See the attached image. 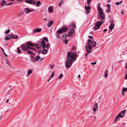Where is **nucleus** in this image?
Wrapping results in <instances>:
<instances>
[{"mask_svg":"<svg viewBox=\"0 0 127 127\" xmlns=\"http://www.w3.org/2000/svg\"><path fill=\"white\" fill-rule=\"evenodd\" d=\"M76 54L75 53L69 52L67 54L68 57L67 59L70 61H74L76 59Z\"/></svg>","mask_w":127,"mask_h":127,"instance_id":"f257e3e1","label":"nucleus"},{"mask_svg":"<svg viewBox=\"0 0 127 127\" xmlns=\"http://www.w3.org/2000/svg\"><path fill=\"white\" fill-rule=\"evenodd\" d=\"M104 22V21L102 20L96 22L95 24V26L93 27V30L96 31L98 29Z\"/></svg>","mask_w":127,"mask_h":127,"instance_id":"f03ea898","label":"nucleus"},{"mask_svg":"<svg viewBox=\"0 0 127 127\" xmlns=\"http://www.w3.org/2000/svg\"><path fill=\"white\" fill-rule=\"evenodd\" d=\"M98 13V14L100 18L101 19H105V14L103 12V10L101 11L99 10V11Z\"/></svg>","mask_w":127,"mask_h":127,"instance_id":"7ed1b4c3","label":"nucleus"},{"mask_svg":"<svg viewBox=\"0 0 127 127\" xmlns=\"http://www.w3.org/2000/svg\"><path fill=\"white\" fill-rule=\"evenodd\" d=\"M68 30V28L66 27H64L61 29L57 31V33L58 34H60L62 32H65Z\"/></svg>","mask_w":127,"mask_h":127,"instance_id":"20e7f679","label":"nucleus"},{"mask_svg":"<svg viewBox=\"0 0 127 127\" xmlns=\"http://www.w3.org/2000/svg\"><path fill=\"white\" fill-rule=\"evenodd\" d=\"M72 61H70L67 59L65 62V67L67 68H68L70 67L71 65V63Z\"/></svg>","mask_w":127,"mask_h":127,"instance_id":"39448f33","label":"nucleus"},{"mask_svg":"<svg viewBox=\"0 0 127 127\" xmlns=\"http://www.w3.org/2000/svg\"><path fill=\"white\" fill-rule=\"evenodd\" d=\"M92 46L90 45H87L86 46V49L88 54L90 53L92 51Z\"/></svg>","mask_w":127,"mask_h":127,"instance_id":"423d86ee","label":"nucleus"},{"mask_svg":"<svg viewBox=\"0 0 127 127\" xmlns=\"http://www.w3.org/2000/svg\"><path fill=\"white\" fill-rule=\"evenodd\" d=\"M85 7L86 10V14H88L90 12L91 7L90 6H87L85 5Z\"/></svg>","mask_w":127,"mask_h":127,"instance_id":"0eeeda50","label":"nucleus"},{"mask_svg":"<svg viewBox=\"0 0 127 127\" xmlns=\"http://www.w3.org/2000/svg\"><path fill=\"white\" fill-rule=\"evenodd\" d=\"M24 11L26 13H28L30 12H32L34 11L33 9H30L29 8H25L24 10Z\"/></svg>","mask_w":127,"mask_h":127,"instance_id":"6e6552de","label":"nucleus"},{"mask_svg":"<svg viewBox=\"0 0 127 127\" xmlns=\"http://www.w3.org/2000/svg\"><path fill=\"white\" fill-rule=\"evenodd\" d=\"M22 50L24 51H27L28 50V47L26 45H25L24 44H22L21 45Z\"/></svg>","mask_w":127,"mask_h":127,"instance_id":"1a4fd4ad","label":"nucleus"},{"mask_svg":"<svg viewBox=\"0 0 127 127\" xmlns=\"http://www.w3.org/2000/svg\"><path fill=\"white\" fill-rule=\"evenodd\" d=\"M9 37L10 38H13L16 39H17L18 38V36L16 35H14L12 34L9 36Z\"/></svg>","mask_w":127,"mask_h":127,"instance_id":"9d476101","label":"nucleus"},{"mask_svg":"<svg viewBox=\"0 0 127 127\" xmlns=\"http://www.w3.org/2000/svg\"><path fill=\"white\" fill-rule=\"evenodd\" d=\"M41 44L43 49H44L46 48L45 42L44 40H43L41 42Z\"/></svg>","mask_w":127,"mask_h":127,"instance_id":"9b49d317","label":"nucleus"},{"mask_svg":"<svg viewBox=\"0 0 127 127\" xmlns=\"http://www.w3.org/2000/svg\"><path fill=\"white\" fill-rule=\"evenodd\" d=\"M115 26V25L113 23H111L109 26V28L110 30H112Z\"/></svg>","mask_w":127,"mask_h":127,"instance_id":"f8f14e48","label":"nucleus"},{"mask_svg":"<svg viewBox=\"0 0 127 127\" xmlns=\"http://www.w3.org/2000/svg\"><path fill=\"white\" fill-rule=\"evenodd\" d=\"M26 45L27 46H31L33 47H34L36 46L35 44H33L30 42H28L26 44Z\"/></svg>","mask_w":127,"mask_h":127,"instance_id":"ddd939ff","label":"nucleus"},{"mask_svg":"<svg viewBox=\"0 0 127 127\" xmlns=\"http://www.w3.org/2000/svg\"><path fill=\"white\" fill-rule=\"evenodd\" d=\"M41 30H42L41 28H36L35 29L33 30V31H34L36 32H41Z\"/></svg>","mask_w":127,"mask_h":127,"instance_id":"4468645a","label":"nucleus"},{"mask_svg":"<svg viewBox=\"0 0 127 127\" xmlns=\"http://www.w3.org/2000/svg\"><path fill=\"white\" fill-rule=\"evenodd\" d=\"M43 49L42 50V53L43 54H46L48 52V49Z\"/></svg>","mask_w":127,"mask_h":127,"instance_id":"2eb2a0df","label":"nucleus"},{"mask_svg":"<svg viewBox=\"0 0 127 127\" xmlns=\"http://www.w3.org/2000/svg\"><path fill=\"white\" fill-rule=\"evenodd\" d=\"M53 23V21H50L48 24L47 26L48 27H50L52 26Z\"/></svg>","mask_w":127,"mask_h":127,"instance_id":"dca6fc26","label":"nucleus"},{"mask_svg":"<svg viewBox=\"0 0 127 127\" xmlns=\"http://www.w3.org/2000/svg\"><path fill=\"white\" fill-rule=\"evenodd\" d=\"M6 1L4 0H3L1 1V6H4L5 5Z\"/></svg>","mask_w":127,"mask_h":127,"instance_id":"f3484780","label":"nucleus"},{"mask_svg":"<svg viewBox=\"0 0 127 127\" xmlns=\"http://www.w3.org/2000/svg\"><path fill=\"white\" fill-rule=\"evenodd\" d=\"M100 3H98L97 6V9L99 11V10L101 11V10H103L102 8L100 7Z\"/></svg>","mask_w":127,"mask_h":127,"instance_id":"a211bd4d","label":"nucleus"},{"mask_svg":"<svg viewBox=\"0 0 127 127\" xmlns=\"http://www.w3.org/2000/svg\"><path fill=\"white\" fill-rule=\"evenodd\" d=\"M25 2L30 4H32L33 1L32 0H26L25 1Z\"/></svg>","mask_w":127,"mask_h":127,"instance_id":"6ab92c4d","label":"nucleus"},{"mask_svg":"<svg viewBox=\"0 0 127 127\" xmlns=\"http://www.w3.org/2000/svg\"><path fill=\"white\" fill-rule=\"evenodd\" d=\"M63 41L64 43L66 44L68 42V40L65 38H63Z\"/></svg>","mask_w":127,"mask_h":127,"instance_id":"aec40b11","label":"nucleus"},{"mask_svg":"<svg viewBox=\"0 0 127 127\" xmlns=\"http://www.w3.org/2000/svg\"><path fill=\"white\" fill-rule=\"evenodd\" d=\"M48 11L49 12L52 13L53 12L52 7H49L48 8Z\"/></svg>","mask_w":127,"mask_h":127,"instance_id":"412c9836","label":"nucleus"},{"mask_svg":"<svg viewBox=\"0 0 127 127\" xmlns=\"http://www.w3.org/2000/svg\"><path fill=\"white\" fill-rule=\"evenodd\" d=\"M88 43L89 45H91L92 44V41L90 39H89L88 40Z\"/></svg>","mask_w":127,"mask_h":127,"instance_id":"4be33fe9","label":"nucleus"},{"mask_svg":"<svg viewBox=\"0 0 127 127\" xmlns=\"http://www.w3.org/2000/svg\"><path fill=\"white\" fill-rule=\"evenodd\" d=\"M108 71L107 70H106L104 73L105 77L107 78L108 76Z\"/></svg>","mask_w":127,"mask_h":127,"instance_id":"5701e85b","label":"nucleus"},{"mask_svg":"<svg viewBox=\"0 0 127 127\" xmlns=\"http://www.w3.org/2000/svg\"><path fill=\"white\" fill-rule=\"evenodd\" d=\"M74 29L73 28H72L71 29L69 32H71V33L73 34L74 31Z\"/></svg>","mask_w":127,"mask_h":127,"instance_id":"b1692460","label":"nucleus"},{"mask_svg":"<svg viewBox=\"0 0 127 127\" xmlns=\"http://www.w3.org/2000/svg\"><path fill=\"white\" fill-rule=\"evenodd\" d=\"M17 52L19 54L21 53V50L20 48L19 47H17Z\"/></svg>","mask_w":127,"mask_h":127,"instance_id":"393cba45","label":"nucleus"},{"mask_svg":"<svg viewBox=\"0 0 127 127\" xmlns=\"http://www.w3.org/2000/svg\"><path fill=\"white\" fill-rule=\"evenodd\" d=\"M40 59V57L39 55H38L35 58V60L36 61H38Z\"/></svg>","mask_w":127,"mask_h":127,"instance_id":"a878e982","label":"nucleus"},{"mask_svg":"<svg viewBox=\"0 0 127 127\" xmlns=\"http://www.w3.org/2000/svg\"><path fill=\"white\" fill-rule=\"evenodd\" d=\"M23 14V13L22 12H19L17 14V15L18 17L21 16Z\"/></svg>","mask_w":127,"mask_h":127,"instance_id":"bb28decb","label":"nucleus"},{"mask_svg":"<svg viewBox=\"0 0 127 127\" xmlns=\"http://www.w3.org/2000/svg\"><path fill=\"white\" fill-rule=\"evenodd\" d=\"M70 26H71V27H74V28H76V27L75 25L73 23H72L70 25Z\"/></svg>","mask_w":127,"mask_h":127,"instance_id":"cd10ccee","label":"nucleus"},{"mask_svg":"<svg viewBox=\"0 0 127 127\" xmlns=\"http://www.w3.org/2000/svg\"><path fill=\"white\" fill-rule=\"evenodd\" d=\"M64 2V1L63 0H61L60 2L58 5V6H61L62 5V4Z\"/></svg>","mask_w":127,"mask_h":127,"instance_id":"c85d7f7f","label":"nucleus"},{"mask_svg":"<svg viewBox=\"0 0 127 127\" xmlns=\"http://www.w3.org/2000/svg\"><path fill=\"white\" fill-rule=\"evenodd\" d=\"M119 117L118 116H116V117L115 120V122H116L118 121L119 120H120L119 118Z\"/></svg>","mask_w":127,"mask_h":127,"instance_id":"c756f323","label":"nucleus"},{"mask_svg":"<svg viewBox=\"0 0 127 127\" xmlns=\"http://www.w3.org/2000/svg\"><path fill=\"white\" fill-rule=\"evenodd\" d=\"M117 116L119 117H124V116L121 113H120Z\"/></svg>","mask_w":127,"mask_h":127,"instance_id":"7c9ffc66","label":"nucleus"},{"mask_svg":"<svg viewBox=\"0 0 127 127\" xmlns=\"http://www.w3.org/2000/svg\"><path fill=\"white\" fill-rule=\"evenodd\" d=\"M126 110H123L122 111L121 113L123 115V116H124L126 112Z\"/></svg>","mask_w":127,"mask_h":127,"instance_id":"2f4dec72","label":"nucleus"},{"mask_svg":"<svg viewBox=\"0 0 127 127\" xmlns=\"http://www.w3.org/2000/svg\"><path fill=\"white\" fill-rule=\"evenodd\" d=\"M63 74H60L59 76V77L58 78V79H61L62 78V77H63Z\"/></svg>","mask_w":127,"mask_h":127,"instance_id":"473e14b6","label":"nucleus"},{"mask_svg":"<svg viewBox=\"0 0 127 127\" xmlns=\"http://www.w3.org/2000/svg\"><path fill=\"white\" fill-rule=\"evenodd\" d=\"M96 45V43L95 41H93V45L94 47H95Z\"/></svg>","mask_w":127,"mask_h":127,"instance_id":"72a5a7b5","label":"nucleus"},{"mask_svg":"<svg viewBox=\"0 0 127 127\" xmlns=\"http://www.w3.org/2000/svg\"><path fill=\"white\" fill-rule=\"evenodd\" d=\"M40 3V2L39 1H37L36 3V6H38Z\"/></svg>","mask_w":127,"mask_h":127,"instance_id":"f704fd0d","label":"nucleus"},{"mask_svg":"<svg viewBox=\"0 0 127 127\" xmlns=\"http://www.w3.org/2000/svg\"><path fill=\"white\" fill-rule=\"evenodd\" d=\"M1 49L3 54L5 55L7 57V55H6L5 53L4 49L2 48H1Z\"/></svg>","mask_w":127,"mask_h":127,"instance_id":"c9c22d12","label":"nucleus"},{"mask_svg":"<svg viewBox=\"0 0 127 127\" xmlns=\"http://www.w3.org/2000/svg\"><path fill=\"white\" fill-rule=\"evenodd\" d=\"M127 91V87L126 88H125L124 87L123 89L122 90V91H123L124 92H125Z\"/></svg>","mask_w":127,"mask_h":127,"instance_id":"e433bc0d","label":"nucleus"},{"mask_svg":"<svg viewBox=\"0 0 127 127\" xmlns=\"http://www.w3.org/2000/svg\"><path fill=\"white\" fill-rule=\"evenodd\" d=\"M49 44L48 43H47L46 45V48L47 49H49Z\"/></svg>","mask_w":127,"mask_h":127,"instance_id":"4c0bfd02","label":"nucleus"},{"mask_svg":"<svg viewBox=\"0 0 127 127\" xmlns=\"http://www.w3.org/2000/svg\"><path fill=\"white\" fill-rule=\"evenodd\" d=\"M27 53L28 54H31V55L33 54V53L31 51H28L27 52Z\"/></svg>","mask_w":127,"mask_h":127,"instance_id":"58836bf2","label":"nucleus"},{"mask_svg":"<svg viewBox=\"0 0 127 127\" xmlns=\"http://www.w3.org/2000/svg\"><path fill=\"white\" fill-rule=\"evenodd\" d=\"M32 72V70L30 69L28 70V73L29 74H30Z\"/></svg>","mask_w":127,"mask_h":127,"instance_id":"ea45409f","label":"nucleus"},{"mask_svg":"<svg viewBox=\"0 0 127 127\" xmlns=\"http://www.w3.org/2000/svg\"><path fill=\"white\" fill-rule=\"evenodd\" d=\"M67 36V34H64L62 35V37L63 38H65Z\"/></svg>","mask_w":127,"mask_h":127,"instance_id":"a19ab883","label":"nucleus"},{"mask_svg":"<svg viewBox=\"0 0 127 127\" xmlns=\"http://www.w3.org/2000/svg\"><path fill=\"white\" fill-rule=\"evenodd\" d=\"M73 34L71 33V32H68V36L70 37V36H71Z\"/></svg>","mask_w":127,"mask_h":127,"instance_id":"79ce46f5","label":"nucleus"},{"mask_svg":"<svg viewBox=\"0 0 127 127\" xmlns=\"http://www.w3.org/2000/svg\"><path fill=\"white\" fill-rule=\"evenodd\" d=\"M54 71H53V72H52V74L51 75V76L50 77V78H51L53 77L54 76Z\"/></svg>","mask_w":127,"mask_h":127,"instance_id":"37998d69","label":"nucleus"},{"mask_svg":"<svg viewBox=\"0 0 127 127\" xmlns=\"http://www.w3.org/2000/svg\"><path fill=\"white\" fill-rule=\"evenodd\" d=\"M27 46L28 47V50L29 49H32L33 50H35V49L31 47H30L29 46Z\"/></svg>","mask_w":127,"mask_h":127,"instance_id":"c03bdc74","label":"nucleus"},{"mask_svg":"<svg viewBox=\"0 0 127 127\" xmlns=\"http://www.w3.org/2000/svg\"><path fill=\"white\" fill-rule=\"evenodd\" d=\"M92 0H87V3L88 5H89Z\"/></svg>","mask_w":127,"mask_h":127,"instance_id":"a18cd8bd","label":"nucleus"},{"mask_svg":"<svg viewBox=\"0 0 127 127\" xmlns=\"http://www.w3.org/2000/svg\"><path fill=\"white\" fill-rule=\"evenodd\" d=\"M10 31V30L8 29V30L5 31V33L6 34H8V33Z\"/></svg>","mask_w":127,"mask_h":127,"instance_id":"49530a36","label":"nucleus"},{"mask_svg":"<svg viewBox=\"0 0 127 127\" xmlns=\"http://www.w3.org/2000/svg\"><path fill=\"white\" fill-rule=\"evenodd\" d=\"M106 6L108 8V9H110L111 5L110 4H107Z\"/></svg>","mask_w":127,"mask_h":127,"instance_id":"de8ad7c7","label":"nucleus"},{"mask_svg":"<svg viewBox=\"0 0 127 127\" xmlns=\"http://www.w3.org/2000/svg\"><path fill=\"white\" fill-rule=\"evenodd\" d=\"M94 106L95 107V108H96V109H97L98 108V104L96 103H95Z\"/></svg>","mask_w":127,"mask_h":127,"instance_id":"09e8293b","label":"nucleus"},{"mask_svg":"<svg viewBox=\"0 0 127 127\" xmlns=\"http://www.w3.org/2000/svg\"><path fill=\"white\" fill-rule=\"evenodd\" d=\"M10 38H9V36L8 37V36H7L5 37V40H8Z\"/></svg>","mask_w":127,"mask_h":127,"instance_id":"8fccbe9b","label":"nucleus"},{"mask_svg":"<svg viewBox=\"0 0 127 127\" xmlns=\"http://www.w3.org/2000/svg\"><path fill=\"white\" fill-rule=\"evenodd\" d=\"M111 9H107L106 10V12L107 13H108L110 11Z\"/></svg>","mask_w":127,"mask_h":127,"instance_id":"3c124183","label":"nucleus"},{"mask_svg":"<svg viewBox=\"0 0 127 127\" xmlns=\"http://www.w3.org/2000/svg\"><path fill=\"white\" fill-rule=\"evenodd\" d=\"M44 40H45V41H46L47 42L48 41V39L47 38H44L43 37V38Z\"/></svg>","mask_w":127,"mask_h":127,"instance_id":"603ef678","label":"nucleus"},{"mask_svg":"<svg viewBox=\"0 0 127 127\" xmlns=\"http://www.w3.org/2000/svg\"><path fill=\"white\" fill-rule=\"evenodd\" d=\"M13 3L12 2L8 4H5L6 5H11Z\"/></svg>","mask_w":127,"mask_h":127,"instance_id":"864d4df0","label":"nucleus"},{"mask_svg":"<svg viewBox=\"0 0 127 127\" xmlns=\"http://www.w3.org/2000/svg\"><path fill=\"white\" fill-rule=\"evenodd\" d=\"M96 62L95 61V62H92L91 63V64H92V65H94L96 64Z\"/></svg>","mask_w":127,"mask_h":127,"instance_id":"5fc2aeb1","label":"nucleus"},{"mask_svg":"<svg viewBox=\"0 0 127 127\" xmlns=\"http://www.w3.org/2000/svg\"><path fill=\"white\" fill-rule=\"evenodd\" d=\"M96 108H92V110H93V111H94V112H95V111H96Z\"/></svg>","mask_w":127,"mask_h":127,"instance_id":"6e6d98bb","label":"nucleus"},{"mask_svg":"<svg viewBox=\"0 0 127 127\" xmlns=\"http://www.w3.org/2000/svg\"><path fill=\"white\" fill-rule=\"evenodd\" d=\"M41 47V46L39 45H37L36 46V48L37 49H39L40 48V47Z\"/></svg>","mask_w":127,"mask_h":127,"instance_id":"4d7b16f0","label":"nucleus"},{"mask_svg":"<svg viewBox=\"0 0 127 127\" xmlns=\"http://www.w3.org/2000/svg\"><path fill=\"white\" fill-rule=\"evenodd\" d=\"M6 64H9V61H8V60H6Z\"/></svg>","mask_w":127,"mask_h":127,"instance_id":"13d9d810","label":"nucleus"},{"mask_svg":"<svg viewBox=\"0 0 127 127\" xmlns=\"http://www.w3.org/2000/svg\"><path fill=\"white\" fill-rule=\"evenodd\" d=\"M125 77V79H126V80L127 79V73L126 74Z\"/></svg>","mask_w":127,"mask_h":127,"instance_id":"bf43d9fd","label":"nucleus"},{"mask_svg":"<svg viewBox=\"0 0 127 127\" xmlns=\"http://www.w3.org/2000/svg\"><path fill=\"white\" fill-rule=\"evenodd\" d=\"M125 68L127 69V63L125 64Z\"/></svg>","mask_w":127,"mask_h":127,"instance_id":"052dcab7","label":"nucleus"},{"mask_svg":"<svg viewBox=\"0 0 127 127\" xmlns=\"http://www.w3.org/2000/svg\"><path fill=\"white\" fill-rule=\"evenodd\" d=\"M115 4L117 5H119L120 4L118 2L116 3Z\"/></svg>","mask_w":127,"mask_h":127,"instance_id":"680f3d73","label":"nucleus"},{"mask_svg":"<svg viewBox=\"0 0 127 127\" xmlns=\"http://www.w3.org/2000/svg\"><path fill=\"white\" fill-rule=\"evenodd\" d=\"M36 2L35 1H33L32 2V4H33L34 5L35 4H36Z\"/></svg>","mask_w":127,"mask_h":127,"instance_id":"e2e57ef3","label":"nucleus"},{"mask_svg":"<svg viewBox=\"0 0 127 127\" xmlns=\"http://www.w3.org/2000/svg\"><path fill=\"white\" fill-rule=\"evenodd\" d=\"M111 0H107V2L108 3L110 2H111Z\"/></svg>","mask_w":127,"mask_h":127,"instance_id":"0e129e2a","label":"nucleus"},{"mask_svg":"<svg viewBox=\"0 0 127 127\" xmlns=\"http://www.w3.org/2000/svg\"><path fill=\"white\" fill-rule=\"evenodd\" d=\"M54 66V65H51V67H50V68L51 69H52L53 68V67Z\"/></svg>","mask_w":127,"mask_h":127,"instance_id":"69168bd1","label":"nucleus"},{"mask_svg":"<svg viewBox=\"0 0 127 127\" xmlns=\"http://www.w3.org/2000/svg\"><path fill=\"white\" fill-rule=\"evenodd\" d=\"M89 38H91L92 39H93V37L92 36H89Z\"/></svg>","mask_w":127,"mask_h":127,"instance_id":"338daca9","label":"nucleus"},{"mask_svg":"<svg viewBox=\"0 0 127 127\" xmlns=\"http://www.w3.org/2000/svg\"><path fill=\"white\" fill-rule=\"evenodd\" d=\"M107 31V29H105L103 30V32H105V31Z\"/></svg>","mask_w":127,"mask_h":127,"instance_id":"774afa93","label":"nucleus"}]
</instances>
